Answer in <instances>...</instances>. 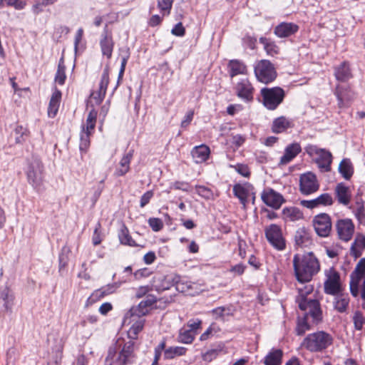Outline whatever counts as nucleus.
Listing matches in <instances>:
<instances>
[{"mask_svg": "<svg viewBox=\"0 0 365 365\" xmlns=\"http://www.w3.org/2000/svg\"><path fill=\"white\" fill-rule=\"evenodd\" d=\"M295 241L298 245H304L309 241L308 233L303 229L297 231Z\"/></svg>", "mask_w": 365, "mask_h": 365, "instance_id": "nucleus-50", "label": "nucleus"}, {"mask_svg": "<svg viewBox=\"0 0 365 365\" xmlns=\"http://www.w3.org/2000/svg\"><path fill=\"white\" fill-rule=\"evenodd\" d=\"M26 175L34 189L40 190L43 184V165L38 158H32L28 165Z\"/></svg>", "mask_w": 365, "mask_h": 365, "instance_id": "nucleus-6", "label": "nucleus"}, {"mask_svg": "<svg viewBox=\"0 0 365 365\" xmlns=\"http://www.w3.org/2000/svg\"><path fill=\"white\" fill-rule=\"evenodd\" d=\"M148 224L154 232H158L163 227V222L159 218H150Z\"/></svg>", "mask_w": 365, "mask_h": 365, "instance_id": "nucleus-53", "label": "nucleus"}, {"mask_svg": "<svg viewBox=\"0 0 365 365\" xmlns=\"http://www.w3.org/2000/svg\"><path fill=\"white\" fill-rule=\"evenodd\" d=\"M174 286L177 291L187 295H195L201 292V288L198 287L196 283L191 282L179 275H178V279H175Z\"/></svg>", "mask_w": 365, "mask_h": 365, "instance_id": "nucleus-15", "label": "nucleus"}, {"mask_svg": "<svg viewBox=\"0 0 365 365\" xmlns=\"http://www.w3.org/2000/svg\"><path fill=\"white\" fill-rule=\"evenodd\" d=\"M353 319L355 328L358 330L361 329L364 323L363 315L360 312H356Z\"/></svg>", "mask_w": 365, "mask_h": 365, "instance_id": "nucleus-56", "label": "nucleus"}, {"mask_svg": "<svg viewBox=\"0 0 365 365\" xmlns=\"http://www.w3.org/2000/svg\"><path fill=\"white\" fill-rule=\"evenodd\" d=\"M173 3V0H158V7L163 16L170 14Z\"/></svg>", "mask_w": 365, "mask_h": 365, "instance_id": "nucleus-48", "label": "nucleus"}, {"mask_svg": "<svg viewBox=\"0 0 365 365\" xmlns=\"http://www.w3.org/2000/svg\"><path fill=\"white\" fill-rule=\"evenodd\" d=\"M319 185L316 175L312 173L301 175L299 179V189L302 194L310 195L319 190Z\"/></svg>", "mask_w": 365, "mask_h": 365, "instance_id": "nucleus-12", "label": "nucleus"}, {"mask_svg": "<svg viewBox=\"0 0 365 365\" xmlns=\"http://www.w3.org/2000/svg\"><path fill=\"white\" fill-rule=\"evenodd\" d=\"M61 98V91L57 89H55L50 99L48 108V115L49 117L53 118L56 115L58 110Z\"/></svg>", "mask_w": 365, "mask_h": 365, "instance_id": "nucleus-33", "label": "nucleus"}, {"mask_svg": "<svg viewBox=\"0 0 365 365\" xmlns=\"http://www.w3.org/2000/svg\"><path fill=\"white\" fill-rule=\"evenodd\" d=\"M235 168V170L240 174L243 177H249L250 176V171L247 165H242V164H238L235 166H233Z\"/></svg>", "mask_w": 365, "mask_h": 365, "instance_id": "nucleus-60", "label": "nucleus"}, {"mask_svg": "<svg viewBox=\"0 0 365 365\" xmlns=\"http://www.w3.org/2000/svg\"><path fill=\"white\" fill-rule=\"evenodd\" d=\"M132 322H133V324L130 328L128 334L130 339H135L139 332H140L143 328L145 319L136 318Z\"/></svg>", "mask_w": 365, "mask_h": 365, "instance_id": "nucleus-39", "label": "nucleus"}, {"mask_svg": "<svg viewBox=\"0 0 365 365\" xmlns=\"http://www.w3.org/2000/svg\"><path fill=\"white\" fill-rule=\"evenodd\" d=\"M263 103L269 110H274L283 101L284 91L279 87L264 88L261 90Z\"/></svg>", "mask_w": 365, "mask_h": 365, "instance_id": "nucleus-8", "label": "nucleus"}, {"mask_svg": "<svg viewBox=\"0 0 365 365\" xmlns=\"http://www.w3.org/2000/svg\"><path fill=\"white\" fill-rule=\"evenodd\" d=\"M255 73L257 80L263 83L273 81L277 76L276 71L270 61L261 60L255 67Z\"/></svg>", "mask_w": 365, "mask_h": 365, "instance_id": "nucleus-9", "label": "nucleus"}, {"mask_svg": "<svg viewBox=\"0 0 365 365\" xmlns=\"http://www.w3.org/2000/svg\"><path fill=\"white\" fill-rule=\"evenodd\" d=\"M210 150L208 146L201 145L196 146L192 150V156L196 163L205 162L209 157Z\"/></svg>", "mask_w": 365, "mask_h": 365, "instance_id": "nucleus-32", "label": "nucleus"}, {"mask_svg": "<svg viewBox=\"0 0 365 365\" xmlns=\"http://www.w3.org/2000/svg\"><path fill=\"white\" fill-rule=\"evenodd\" d=\"M118 238L122 245L130 247H136L138 245L135 240L132 239L129 235L128 230L125 226L120 229L118 234Z\"/></svg>", "mask_w": 365, "mask_h": 365, "instance_id": "nucleus-42", "label": "nucleus"}, {"mask_svg": "<svg viewBox=\"0 0 365 365\" xmlns=\"http://www.w3.org/2000/svg\"><path fill=\"white\" fill-rule=\"evenodd\" d=\"M265 236L267 241L277 250H283L285 248V240L282 235L281 227L272 224L265 228Z\"/></svg>", "mask_w": 365, "mask_h": 365, "instance_id": "nucleus-11", "label": "nucleus"}, {"mask_svg": "<svg viewBox=\"0 0 365 365\" xmlns=\"http://www.w3.org/2000/svg\"><path fill=\"white\" fill-rule=\"evenodd\" d=\"M355 216L359 220V222L362 224L365 221V208L364 206H359V207H356L355 209Z\"/></svg>", "mask_w": 365, "mask_h": 365, "instance_id": "nucleus-58", "label": "nucleus"}, {"mask_svg": "<svg viewBox=\"0 0 365 365\" xmlns=\"http://www.w3.org/2000/svg\"><path fill=\"white\" fill-rule=\"evenodd\" d=\"M156 302L155 297L149 295L145 300L141 301L136 307H133L125 315L123 323L130 324L136 318L146 315L150 307Z\"/></svg>", "mask_w": 365, "mask_h": 365, "instance_id": "nucleus-7", "label": "nucleus"}, {"mask_svg": "<svg viewBox=\"0 0 365 365\" xmlns=\"http://www.w3.org/2000/svg\"><path fill=\"white\" fill-rule=\"evenodd\" d=\"M201 323H202V322L200 319L190 320L187 322V327H189L188 330H190L191 332L196 334V331L200 328Z\"/></svg>", "mask_w": 365, "mask_h": 365, "instance_id": "nucleus-59", "label": "nucleus"}, {"mask_svg": "<svg viewBox=\"0 0 365 365\" xmlns=\"http://www.w3.org/2000/svg\"><path fill=\"white\" fill-rule=\"evenodd\" d=\"M133 156V150H131L122 157L119 163V168H116L114 175L120 177L125 175L130 170V163Z\"/></svg>", "mask_w": 365, "mask_h": 365, "instance_id": "nucleus-29", "label": "nucleus"}, {"mask_svg": "<svg viewBox=\"0 0 365 365\" xmlns=\"http://www.w3.org/2000/svg\"><path fill=\"white\" fill-rule=\"evenodd\" d=\"M334 307L339 312H343L346 310L349 299L347 294H335Z\"/></svg>", "mask_w": 365, "mask_h": 365, "instance_id": "nucleus-43", "label": "nucleus"}, {"mask_svg": "<svg viewBox=\"0 0 365 365\" xmlns=\"http://www.w3.org/2000/svg\"><path fill=\"white\" fill-rule=\"evenodd\" d=\"M14 300V294L9 287H0V305L4 307L5 311L9 312L11 310Z\"/></svg>", "mask_w": 365, "mask_h": 365, "instance_id": "nucleus-27", "label": "nucleus"}, {"mask_svg": "<svg viewBox=\"0 0 365 365\" xmlns=\"http://www.w3.org/2000/svg\"><path fill=\"white\" fill-rule=\"evenodd\" d=\"M293 267L296 279L302 284L300 287L307 285L304 284L309 282L320 269L319 262L312 252L302 255H295Z\"/></svg>", "mask_w": 365, "mask_h": 365, "instance_id": "nucleus-2", "label": "nucleus"}, {"mask_svg": "<svg viewBox=\"0 0 365 365\" xmlns=\"http://www.w3.org/2000/svg\"><path fill=\"white\" fill-rule=\"evenodd\" d=\"M293 122L284 116H280L273 120L272 130L274 133H281L293 127Z\"/></svg>", "mask_w": 365, "mask_h": 365, "instance_id": "nucleus-28", "label": "nucleus"}, {"mask_svg": "<svg viewBox=\"0 0 365 365\" xmlns=\"http://www.w3.org/2000/svg\"><path fill=\"white\" fill-rule=\"evenodd\" d=\"M327 277V279L324 282V292L331 295L339 294L341 290L339 274L334 270H330Z\"/></svg>", "mask_w": 365, "mask_h": 365, "instance_id": "nucleus-17", "label": "nucleus"}, {"mask_svg": "<svg viewBox=\"0 0 365 365\" xmlns=\"http://www.w3.org/2000/svg\"><path fill=\"white\" fill-rule=\"evenodd\" d=\"M153 287L149 285L140 286L136 289L135 297L137 298H141L144 297L147 293L153 289Z\"/></svg>", "mask_w": 365, "mask_h": 365, "instance_id": "nucleus-57", "label": "nucleus"}, {"mask_svg": "<svg viewBox=\"0 0 365 365\" xmlns=\"http://www.w3.org/2000/svg\"><path fill=\"white\" fill-rule=\"evenodd\" d=\"M106 93L98 91L93 92L91 94V103L94 102L95 104L99 105L105 98Z\"/></svg>", "mask_w": 365, "mask_h": 365, "instance_id": "nucleus-52", "label": "nucleus"}, {"mask_svg": "<svg viewBox=\"0 0 365 365\" xmlns=\"http://www.w3.org/2000/svg\"><path fill=\"white\" fill-rule=\"evenodd\" d=\"M333 202L332 197L329 193H324L313 200H302L300 205L309 209H314L319 206L331 205Z\"/></svg>", "mask_w": 365, "mask_h": 365, "instance_id": "nucleus-20", "label": "nucleus"}, {"mask_svg": "<svg viewBox=\"0 0 365 365\" xmlns=\"http://www.w3.org/2000/svg\"><path fill=\"white\" fill-rule=\"evenodd\" d=\"M254 187L249 183L237 184L233 187L235 195L240 200V202L245 206L247 199L252 195H254Z\"/></svg>", "mask_w": 365, "mask_h": 365, "instance_id": "nucleus-22", "label": "nucleus"}, {"mask_svg": "<svg viewBox=\"0 0 365 365\" xmlns=\"http://www.w3.org/2000/svg\"><path fill=\"white\" fill-rule=\"evenodd\" d=\"M7 6H13L17 10H21L24 9L26 5V1L22 0H4Z\"/></svg>", "mask_w": 365, "mask_h": 365, "instance_id": "nucleus-54", "label": "nucleus"}, {"mask_svg": "<svg viewBox=\"0 0 365 365\" xmlns=\"http://www.w3.org/2000/svg\"><path fill=\"white\" fill-rule=\"evenodd\" d=\"M236 92L242 99L250 101L253 98L254 88L247 78H242L235 86Z\"/></svg>", "mask_w": 365, "mask_h": 365, "instance_id": "nucleus-19", "label": "nucleus"}, {"mask_svg": "<svg viewBox=\"0 0 365 365\" xmlns=\"http://www.w3.org/2000/svg\"><path fill=\"white\" fill-rule=\"evenodd\" d=\"M153 196V192L152 190L147 191L143 195L140 199V207H145Z\"/></svg>", "mask_w": 365, "mask_h": 365, "instance_id": "nucleus-63", "label": "nucleus"}, {"mask_svg": "<svg viewBox=\"0 0 365 365\" xmlns=\"http://www.w3.org/2000/svg\"><path fill=\"white\" fill-rule=\"evenodd\" d=\"M66 67L63 63V59H61L58 66V69L55 76L56 83L59 85H63L66 78V73H65Z\"/></svg>", "mask_w": 365, "mask_h": 365, "instance_id": "nucleus-46", "label": "nucleus"}, {"mask_svg": "<svg viewBox=\"0 0 365 365\" xmlns=\"http://www.w3.org/2000/svg\"><path fill=\"white\" fill-rule=\"evenodd\" d=\"M282 352L279 349L272 350L264 359L265 365H280Z\"/></svg>", "mask_w": 365, "mask_h": 365, "instance_id": "nucleus-37", "label": "nucleus"}, {"mask_svg": "<svg viewBox=\"0 0 365 365\" xmlns=\"http://www.w3.org/2000/svg\"><path fill=\"white\" fill-rule=\"evenodd\" d=\"M101 52L103 56L108 58H110L113 53L114 43L112 35L108 31L107 26H106L102 38L100 41Z\"/></svg>", "mask_w": 365, "mask_h": 365, "instance_id": "nucleus-23", "label": "nucleus"}, {"mask_svg": "<svg viewBox=\"0 0 365 365\" xmlns=\"http://www.w3.org/2000/svg\"><path fill=\"white\" fill-rule=\"evenodd\" d=\"M228 68L231 78L240 74H246L247 73V66L239 60L230 61Z\"/></svg>", "mask_w": 365, "mask_h": 365, "instance_id": "nucleus-34", "label": "nucleus"}, {"mask_svg": "<svg viewBox=\"0 0 365 365\" xmlns=\"http://www.w3.org/2000/svg\"><path fill=\"white\" fill-rule=\"evenodd\" d=\"M335 94L337 97L338 105L340 108L346 106L347 103L354 97V94L349 87L339 85L336 88Z\"/></svg>", "mask_w": 365, "mask_h": 365, "instance_id": "nucleus-26", "label": "nucleus"}, {"mask_svg": "<svg viewBox=\"0 0 365 365\" xmlns=\"http://www.w3.org/2000/svg\"><path fill=\"white\" fill-rule=\"evenodd\" d=\"M262 201L269 207L279 209L284 202V197L272 188H266L261 194Z\"/></svg>", "mask_w": 365, "mask_h": 365, "instance_id": "nucleus-14", "label": "nucleus"}, {"mask_svg": "<svg viewBox=\"0 0 365 365\" xmlns=\"http://www.w3.org/2000/svg\"><path fill=\"white\" fill-rule=\"evenodd\" d=\"M339 173L342 176L349 180L353 175V167L349 159H344L339 164Z\"/></svg>", "mask_w": 365, "mask_h": 365, "instance_id": "nucleus-40", "label": "nucleus"}, {"mask_svg": "<svg viewBox=\"0 0 365 365\" xmlns=\"http://www.w3.org/2000/svg\"><path fill=\"white\" fill-rule=\"evenodd\" d=\"M97 119V111L91 109L88 114L86 123L82 125L80 133L79 148L82 152H86L90 146V136L94 131Z\"/></svg>", "mask_w": 365, "mask_h": 365, "instance_id": "nucleus-5", "label": "nucleus"}, {"mask_svg": "<svg viewBox=\"0 0 365 365\" xmlns=\"http://www.w3.org/2000/svg\"><path fill=\"white\" fill-rule=\"evenodd\" d=\"M313 225L317 234L320 237H327L331 230V222L329 216L322 213L314 217Z\"/></svg>", "mask_w": 365, "mask_h": 365, "instance_id": "nucleus-13", "label": "nucleus"}, {"mask_svg": "<svg viewBox=\"0 0 365 365\" xmlns=\"http://www.w3.org/2000/svg\"><path fill=\"white\" fill-rule=\"evenodd\" d=\"M283 218L286 220L297 221L303 218L301 210L295 207H284L282 210Z\"/></svg>", "mask_w": 365, "mask_h": 365, "instance_id": "nucleus-35", "label": "nucleus"}, {"mask_svg": "<svg viewBox=\"0 0 365 365\" xmlns=\"http://www.w3.org/2000/svg\"><path fill=\"white\" fill-rule=\"evenodd\" d=\"M299 26L294 23L282 22L274 29V34L279 38H285L295 34Z\"/></svg>", "mask_w": 365, "mask_h": 365, "instance_id": "nucleus-25", "label": "nucleus"}, {"mask_svg": "<svg viewBox=\"0 0 365 365\" xmlns=\"http://www.w3.org/2000/svg\"><path fill=\"white\" fill-rule=\"evenodd\" d=\"M175 279H178L176 274L155 276L152 280V287L158 292L169 289L174 286Z\"/></svg>", "mask_w": 365, "mask_h": 365, "instance_id": "nucleus-16", "label": "nucleus"}, {"mask_svg": "<svg viewBox=\"0 0 365 365\" xmlns=\"http://www.w3.org/2000/svg\"><path fill=\"white\" fill-rule=\"evenodd\" d=\"M109 83V66H106L103 70L101 76V79L99 83V90L106 93L107 86Z\"/></svg>", "mask_w": 365, "mask_h": 365, "instance_id": "nucleus-49", "label": "nucleus"}, {"mask_svg": "<svg viewBox=\"0 0 365 365\" xmlns=\"http://www.w3.org/2000/svg\"><path fill=\"white\" fill-rule=\"evenodd\" d=\"M259 41L264 45V49L268 54L273 55L278 52L277 46L274 43L268 41L265 38H261Z\"/></svg>", "mask_w": 365, "mask_h": 365, "instance_id": "nucleus-51", "label": "nucleus"}, {"mask_svg": "<svg viewBox=\"0 0 365 365\" xmlns=\"http://www.w3.org/2000/svg\"><path fill=\"white\" fill-rule=\"evenodd\" d=\"M301 146L297 143L288 145L285 148L284 155L280 158L279 165L288 164L301 152Z\"/></svg>", "mask_w": 365, "mask_h": 365, "instance_id": "nucleus-24", "label": "nucleus"}, {"mask_svg": "<svg viewBox=\"0 0 365 365\" xmlns=\"http://www.w3.org/2000/svg\"><path fill=\"white\" fill-rule=\"evenodd\" d=\"M365 273V258L359 260L356 266L354 272L351 274V278L354 277L356 279H361Z\"/></svg>", "mask_w": 365, "mask_h": 365, "instance_id": "nucleus-47", "label": "nucleus"}, {"mask_svg": "<svg viewBox=\"0 0 365 365\" xmlns=\"http://www.w3.org/2000/svg\"><path fill=\"white\" fill-rule=\"evenodd\" d=\"M306 150L309 155H317L316 162L319 168L323 169L324 171H329L332 162L331 153L322 148H319L316 145H309L307 147Z\"/></svg>", "mask_w": 365, "mask_h": 365, "instance_id": "nucleus-10", "label": "nucleus"}, {"mask_svg": "<svg viewBox=\"0 0 365 365\" xmlns=\"http://www.w3.org/2000/svg\"><path fill=\"white\" fill-rule=\"evenodd\" d=\"M133 345L131 341L125 344L117 356L115 348L110 347L108 356L106 358L105 365H124L130 363L134 357Z\"/></svg>", "mask_w": 365, "mask_h": 365, "instance_id": "nucleus-4", "label": "nucleus"}, {"mask_svg": "<svg viewBox=\"0 0 365 365\" xmlns=\"http://www.w3.org/2000/svg\"><path fill=\"white\" fill-rule=\"evenodd\" d=\"M297 290L298 295L296 297V302L299 308L305 314L304 319L298 323L297 328V334L302 335L309 329V317H312L315 324L322 320V310L317 292H314L312 284L297 287Z\"/></svg>", "mask_w": 365, "mask_h": 365, "instance_id": "nucleus-1", "label": "nucleus"}, {"mask_svg": "<svg viewBox=\"0 0 365 365\" xmlns=\"http://www.w3.org/2000/svg\"><path fill=\"white\" fill-rule=\"evenodd\" d=\"M235 309L232 306L220 307L214 309L212 312L215 319H224L226 317L232 316Z\"/></svg>", "mask_w": 365, "mask_h": 365, "instance_id": "nucleus-38", "label": "nucleus"}, {"mask_svg": "<svg viewBox=\"0 0 365 365\" xmlns=\"http://www.w3.org/2000/svg\"><path fill=\"white\" fill-rule=\"evenodd\" d=\"M334 76L337 81L345 82L352 78L349 65L347 62H343L334 68Z\"/></svg>", "mask_w": 365, "mask_h": 365, "instance_id": "nucleus-30", "label": "nucleus"}, {"mask_svg": "<svg viewBox=\"0 0 365 365\" xmlns=\"http://www.w3.org/2000/svg\"><path fill=\"white\" fill-rule=\"evenodd\" d=\"M14 133L16 135V143L19 144H22L23 143H24L29 135V130L21 125L16 126L14 129Z\"/></svg>", "mask_w": 365, "mask_h": 365, "instance_id": "nucleus-44", "label": "nucleus"}, {"mask_svg": "<svg viewBox=\"0 0 365 365\" xmlns=\"http://www.w3.org/2000/svg\"><path fill=\"white\" fill-rule=\"evenodd\" d=\"M335 193L339 203L347 205L351 200V192L349 187L343 183H339L335 188Z\"/></svg>", "mask_w": 365, "mask_h": 365, "instance_id": "nucleus-31", "label": "nucleus"}, {"mask_svg": "<svg viewBox=\"0 0 365 365\" xmlns=\"http://www.w3.org/2000/svg\"><path fill=\"white\" fill-rule=\"evenodd\" d=\"M172 34L176 36H183L185 33V29L182 23L177 24L171 31Z\"/></svg>", "mask_w": 365, "mask_h": 365, "instance_id": "nucleus-61", "label": "nucleus"}, {"mask_svg": "<svg viewBox=\"0 0 365 365\" xmlns=\"http://www.w3.org/2000/svg\"><path fill=\"white\" fill-rule=\"evenodd\" d=\"M195 333L190 330L181 329L178 335V341L183 344H191L195 339Z\"/></svg>", "mask_w": 365, "mask_h": 365, "instance_id": "nucleus-45", "label": "nucleus"}, {"mask_svg": "<svg viewBox=\"0 0 365 365\" xmlns=\"http://www.w3.org/2000/svg\"><path fill=\"white\" fill-rule=\"evenodd\" d=\"M332 343V337L324 331L308 334L303 340L302 346L313 352L321 351Z\"/></svg>", "mask_w": 365, "mask_h": 365, "instance_id": "nucleus-3", "label": "nucleus"}, {"mask_svg": "<svg viewBox=\"0 0 365 365\" xmlns=\"http://www.w3.org/2000/svg\"><path fill=\"white\" fill-rule=\"evenodd\" d=\"M365 248V237L362 235L356 236L351 247V254L355 257H359Z\"/></svg>", "mask_w": 365, "mask_h": 365, "instance_id": "nucleus-36", "label": "nucleus"}, {"mask_svg": "<svg viewBox=\"0 0 365 365\" xmlns=\"http://www.w3.org/2000/svg\"><path fill=\"white\" fill-rule=\"evenodd\" d=\"M187 349L182 346H171L165 350L164 357L166 359H172L175 356L185 354Z\"/></svg>", "mask_w": 365, "mask_h": 365, "instance_id": "nucleus-41", "label": "nucleus"}, {"mask_svg": "<svg viewBox=\"0 0 365 365\" xmlns=\"http://www.w3.org/2000/svg\"><path fill=\"white\" fill-rule=\"evenodd\" d=\"M336 230L339 238L347 242L351 240L354 234V225L351 220H340L336 223Z\"/></svg>", "mask_w": 365, "mask_h": 365, "instance_id": "nucleus-18", "label": "nucleus"}, {"mask_svg": "<svg viewBox=\"0 0 365 365\" xmlns=\"http://www.w3.org/2000/svg\"><path fill=\"white\" fill-rule=\"evenodd\" d=\"M195 190L199 195L205 198H209L211 195L210 190L204 186H196Z\"/></svg>", "mask_w": 365, "mask_h": 365, "instance_id": "nucleus-62", "label": "nucleus"}, {"mask_svg": "<svg viewBox=\"0 0 365 365\" xmlns=\"http://www.w3.org/2000/svg\"><path fill=\"white\" fill-rule=\"evenodd\" d=\"M101 227V224L98 222L94 230L93 236L92 238V241L94 245H98L102 241L100 232Z\"/></svg>", "mask_w": 365, "mask_h": 365, "instance_id": "nucleus-55", "label": "nucleus"}, {"mask_svg": "<svg viewBox=\"0 0 365 365\" xmlns=\"http://www.w3.org/2000/svg\"><path fill=\"white\" fill-rule=\"evenodd\" d=\"M193 115H194V111L189 110L187 113V114L185 115L184 119L181 122V127L186 128L188 125H190L191 121L192 120Z\"/></svg>", "mask_w": 365, "mask_h": 365, "instance_id": "nucleus-64", "label": "nucleus"}, {"mask_svg": "<svg viewBox=\"0 0 365 365\" xmlns=\"http://www.w3.org/2000/svg\"><path fill=\"white\" fill-rule=\"evenodd\" d=\"M121 285V282H115L113 284H107L106 286L102 287L100 289H98L95 290L90 297L88 298V301L91 302V303H94L102 298L105 297L106 296H108L109 294H111L115 292V290L120 287Z\"/></svg>", "mask_w": 365, "mask_h": 365, "instance_id": "nucleus-21", "label": "nucleus"}]
</instances>
